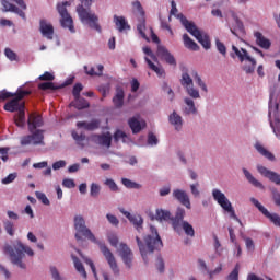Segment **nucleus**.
Wrapping results in <instances>:
<instances>
[{
    "mask_svg": "<svg viewBox=\"0 0 280 280\" xmlns=\"http://www.w3.org/2000/svg\"><path fill=\"white\" fill-rule=\"evenodd\" d=\"M45 121L40 114L32 113L28 115L27 126L31 135L21 138V145H45V130L43 128Z\"/></svg>",
    "mask_w": 280,
    "mask_h": 280,
    "instance_id": "nucleus-1",
    "label": "nucleus"
},
{
    "mask_svg": "<svg viewBox=\"0 0 280 280\" xmlns=\"http://www.w3.org/2000/svg\"><path fill=\"white\" fill-rule=\"evenodd\" d=\"M150 233L144 237V244L139 236H136V242L140 250L141 257L145 264H148V255H152L154 250L163 248V241L159 235V231L155 226L150 225Z\"/></svg>",
    "mask_w": 280,
    "mask_h": 280,
    "instance_id": "nucleus-2",
    "label": "nucleus"
},
{
    "mask_svg": "<svg viewBox=\"0 0 280 280\" xmlns=\"http://www.w3.org/2000/svg\"><path fill=\"white\" fill-rule=\"evenodd\" d=\"M3 253L4 255H9L11 264H14V266H18L19 268H22V270H25V264L23 262L25 254L28 255V257H34V249H32V247L30 246L24 245L19 240L14 241L12 245L5 244L3 246Z\"/></svg>",
    "mask_w": 280,
    "mask_h": 280,
    "instance_id": "nucleus-3",
    "label": "nucleus"
},
{
    "mask_svg": "<svg viewBox=\"0 0 280 280\" xmlns=\"http://www.w3.org/2000/svg\"><path fill=\"white\" fill-rule=\"evenodd\" d=\"M107 240L114 248H117V253L119 257L122 260V264H125L126 268L130 269L132 268V261H135V254L132 253V249L128 246L126 243L119 244V237H117V234L110 233L107 236Z\"/></svg>",
    "mask_w": 280,
    "mask_h": 280,
    "instance_id": "nucleus-4",
    "label": "nucleus"
},
{
    "mask_svg": "<svg viewBox=\"0 0 280 280\" xmlns=\"http://www.w3.org/2000/svg\"><path fill=\"white\" fill-rule=\"evenodd\" d=\"M81 4L77 7V12L82 21V23H88L92 30L96 32H102V26L97 23L100 19L95 13L91 12V5H93V0H80Z\"/></svg>",
    "mask_w": 280,
    "mask_h": 280,
    "instance_id": "nucleus-5",
    "label": "nucleus"
},
{
    "mask_svg": "<svg viewBox=\"0 0 280 280\" xmlns=\"http://www.w3.org/2000/svg\"><path fill=\"white\" fill-rule=\"evenodd\" d=\"M177 19H179L185 30L191 34L200 45H202L203 49H211V39L209 38V35L202 34V32L198 30V26H196V23L187 20L183 13L177 14Z\"/></svg>",
    "mask_w": 280,
    "mask_h": 280,
    "instance_id": "nucleus-6",
    "label": "nucleus"
},
{
    "mask_svg": "<svg viewBox=\"0 0 280 280\" xmlns=\"http://www.w3.org/2000/svg\"><path fill=\"white\" fill-rule=\"evenodd\" d=\"M230 56L233 59L238 58L240 62H245L243 66V71H245L247 75L255 73V69L257 68V59L250 57V54H248L246 48H237V46L233 45Z\"/></svg>",
    "mask_w": 280,
    "mask_h": 280,
    "instance_id": "nucleus-7",
    "label": "nucleus"
},
{
    "mask_svg": "<svg viewBox=\"0 0 280 280\" xmlns=\"http://www.w3.org/2000/svg\"><path fill=\"white\" fill-rule=\"evenodd\" d=\"M186 212L183 208L178 207L174 218L172 219V228L176 233H180L184 230L185 235L188 237H195L196 231L194 230V225L191 223L184 221Z\"/></svg>",
    "mask_w": 280,
    "mask_h": 280,
    "instance_id": "nucleus-8",
    "label": "nucleus"
},
{
    "mask_svg": "<svg viewBox=\"0 0 280 280\" xmlns=\"http://www.w3.org/2000/svg\"><path fill=\"white\" fill-rule=\"evenodd\" d=\"M74 237L77 242H82V238L85 237V240H90V242L97 244V238H95V235L93 234V232H91V229L86 226V221L84 220V217H74Z\"/></svg>",
    "mask_w": 280,
    "mask_h": 280,
    "instance_id": "nucleus-9",
    "label": "nucleus"
},
{
    "mask_svg": "<svg viewBox=\"0 0 280 280\" xmlns=\"http://www.w3.org/2000/svg\"><path fill=\"white\" fill-rule=\"evenodd\" d=\"M212 197H213V200H215V202H218V205L221 206V208L226 211V213H230L231 218L236 220L238 224H242V220H240V218H237V214H235V209H233V203H231V201L229 200V198H226V195H224V192H222L218 188H214L212 190Z\"/></svg>",
    "mask_w": 280,
    "mask_h": 280,
    "instance_id": "nucleus-10",
    "label": "nucleus"
},
{
    "mask_svg": "<svg viewBox=\"0 0 280 280\" xmlns=\"http://www.w3.org/2000/svg\"><path fill=\"white\" fill-rule=\"evenodd\" d=\"M2 12H14L19 14L23 21H27V16L23 10H27L25 0H1Z\"/></svg>",
    "mask_w": 280,
    "mask_h": 280,
    "instance_id": "nucleus-11",
    "label": "nucleus"
},
{
    "mask_svg": "<svg viewBox=\"0 0 280 280\" xmlns=\"http://www.w3.org/2000/svg\"><path fill=\"white\" fill-rule=\"evenodd\" d=\"M27 95H32V91L19 88L14 95L15 98L11 100L4 105V110H8V113H16V110H23L25 108V103L20 104L19 102H21V100Z\"/></svg>",
    "mask_w": 280,
    "mask_h": 280,
    "instance_id": "nucleus-12",
    "label": "nucleus"
},
{
    "mask_svg": "<svg viewBox=\"0 0 280 280\" xmlns=\"http://www.w3.org/2000/svg\"><path fill=\"white\" fill-rule=\"evenodd\" d=\"M67 5H71L68 1L57 4V11L59 12L61 27L68 28L71 34H75V26H73V18L67 11Z\"/></svg>",
    "mask_w": 280,
    "mask_h": 280,
    "instance_id": "nucleus-13",
    "label": "nucleus"
},
{
    "mask_svg": "<svg viewBox=\"0 0 280 280\" xmlns=\"http://www.w3.org/2000/svg\"><path fill=\"white\" fill-rule=\"evenodd\" d=\"M180 84L184 86L187 95L192 100H200V91L194 88V79L189 75V73H182Z\"/></svg>",
    "mask_w": 280,
    "mask_h": 280,
    "instance_id": "nucleus-14",
    "label": "nucleus"
},
{
    "mask_svg": "<svg viewBox=\"0 0 280 280\" xmlns=\"http://www.w3.org/2000/svg\"><path fill=\"white\" fill-rule=\"evenodd\" d=\"M100 249L101 253H103V256L105 257L112 272H114L116 276H119V265H117V259L115 258L113 252H110V249L105 244H101Z\"/></svg>",
    "mask_w": 280,
    "mask_h": 280,
    "instance_id": "nucleus-15",
    "label": "nucleus"
},
{
    "mask_svg": "<svg viewBox=\"0 0 280 280\" xmlns=\"http://www.w3.org/2000/svg\"><path fill=\"white\" fill-rule=\"evenodd\" d=\"M250 202L254 205V207H256V209H258V211H260V213H262V215H265V218L270 220V222H272V224H275V226L280 228V217H279V214L270 213V211H268V209H266V207H264L259 202V200H257L255 197L250 198Z\"/></svg>",
    "mask_w": 280,
    "mask_h": 280,
    "instance_id": "nucleus-16",
    "label": "nucleus"
},
{
    "mask_svg": "<svg viewBox=\"0 0 280 280\" xmlns=\"http://www.w3.org/2000/svg\"><path fill=\"white\" fill-rule=\"evenodd\" d=\"M257 171L259 172V174L261 176H264L265 178H268L271 183H275V185L280 186V174L279 173H277L275 171H270L266 166H261V165L257 166Z\"/></svg>",
    "mask_w": 280,
    "mask_h": 280,
    "instance_id": "nucleus-17",
    "label": "nucleus"
},
{
    "mask_svg": "<svg viewBox=\"0 0 280 280\" xmlns=\"http://www.w3.org/2000/svg\"><path fill=\"white\" fill-rule=\"evenodd\" d=\"M173 198H175V200H178L183 205V207H186V209H191V200L189 199V195H187V191L178 188L174 189Z\"/></svg>",
    "mask_w": 280,
    "mask_h": 280,
    "instance_id": "nucleus-18",
    "label": "nucleus"
},
{
    "mask_svg": "<svg viewBox=\"0 0 280 280\" xmlns=\"http://www.w3.org/2000/svg\"><path fill=\"white\" fill-rule=\"evenodd\" d=\"M39 32L48 40H54V25L48 23L47 20L42 19L39 21Z\"/></svg>",
    "mask_w": 280,
    "mask_h": 280,
    "instance_id": "nucleus-19",
    "label": "nucleus"
},
{
    "mask_svg": "<svg viewBox=\"0 0 280 280\" xmlns=\"http://www.w3.org/2000/svg\"><path fill=\"white\" fill-rule=\"evenodd\" d=\"M93 139L95 143H97L98 145H102L103 148H110L113 143V136L110 135L109 131L103 135H94Z\"/></svg>",
    "mask_w": 280,
    "mask_h": 280,
    "instance_id": "nucleus-20",
    "label": "nucleus"
},
{
    "mask_svg": "<svg viewBox=\"0 0 280 280\" xmlns=\"http://www.w3.org/2000/svg\"><path fill=\"white\" fill-rule=\"evenodd\" d=\"M69 84H73V78L66 81L62 85H56L54 82L39 83L38 89L40 91H58V89H65V86H69Z\"/></svg>",
    "mask_w": 280,
    "mask_h": 280,
    "instance_id": "nucleus-21",
    "label": "nucleus"
},
{
    "mask_svg": "<svg viewBox=\"0 0 280 280\" xmlns=\"http://www.w3.org/2000/svg\"><path fill=\"white\" fill-rule=\"evenodd\" d=\"M158 56H160V58H162V60H165V62H167V65H173L174 67H176V59L174 58L173 55H171L170 50H167V48L163 47V46H159L158 47Z\"/></svg>",
    "mask_w": 280,
    "mask_h": 280,
    "instance_id": "nucleus-22",
    "label": "nucleus"
},
{
    "mask_svg": "<svg viewBox=\"0 0 280 280\" xmlns=\"http://www.w3.org/2000/svg\"><path fill=\"white\" fill-rule=\"evenodd\" d=\"M254 37L256 39V45L261 47V49H269L272 46V42L266 38V36H264V34H261L259 31L254 33Z\"/></svg>",
    "mask_w": 280,
    "mask_h": 280,
    "instance_id": "nucleus-23",
    "label": "nucleus"
},
{
    "mask_svg": "<svg viewBox=\"0 0 280 280\" xmlns=\"http://www.w3.org/2000/svg\"><path fill=\"white\" fill-rule=\"evenodd\" d=\"M100 124H101L100 119H92L90 122L89 121H78L77 127L84 128V130L93 132V130H97V128H100Z\"/></svg>",
    "mask_w": 280,
    "mask_h": 280,
    "instance_id": "nucleus-24",
    "label": "nucleus"
},
{
    "mask_svg": "<svg viewBox=\"0 0 280 280\" xmlns=\"http://www.w3.org/2000/svg\"><path fill=\"white\" fill-rule=\"evenodd\" d=\"M126 218L136 226L137 231H141L143 226V218L139 214H130V212H125Z\"/></svg>",
    "mask_w": 280,
    "mask_h": 280,
    "instance_id": "nucleus-25",
    "label": "nucleus"
},
{
    "mask_svg": "<svg viewBox=\"0 0 280 280\" xmlns=\"http://www.w3.org/2000/svg\"><path fill=\"white\" fill-rule=\"evenodd\" d=\"M155 220L159 222H167L168 220H174V217H172V212L170 210H164V209H156L155 211Z\"/></svg>",
    "mask_w": 280,
    "mask_h": 280,
    "instance_id": "nucleus-26",
    "label": "nucleus"
},
{
    "mask_svg": "<svg viewBox=\"0 0 280 280\" xmlns=\"http://www.w3.org/2000/svg\"><path fill=\"white\" fill-rule=\"evenodd\" d=\"M243 174L246 178V180H248V183L250 185H253V187H256L257 189H265L264 184H261V182L257 180V178H255V176H253V174H250V172L246 168H243Z\"/></svg>",
    "mask_w": 280,
    "mask_h": 280,
    "instance_id": "nucleus-27",
    "label": "nucleus"
},
{
    "mask_svg": "<svg viewBox=\"0 0 280 280\" xmlns=\"http://www.w3.org/2000/svg\"><path fill=\"white\" fill-rule=\"evenodd\" d=\"M114 23L116 25V30L118 32H124L126 30H130V25H128V21H126V18L114 15Z\"/></svg>",
    "mask_w": 280,
    "mask_h": 280,
    "instance_id": "nucleus-28",
    "label": "nucleus"
},
{
    "mask_svg": "<svg viewBox=\"0 0 280 280\" xmlns=\"http://www.w3.org/2000/svg\"><path fill=\"white\" fill-rule=\"evenodd\" d=\"M170 124L174 126L175 130H180L183 128V117L176 112H173L168 117Z\"/></svg>",
    "mask_w": 280,
    "mask_h": 280,
    "instance_id": "nucleus-29",
    "label": "nucleus"
},
{
    "mask_svg": "<svg viewBox=\"0 0 280 280\" xmlns=\"http://www.w3.org/2000/svg\"><path fill=\"white\" fill-rule=\"evenodd\" d=\"M124 97H125L124 89L118 88L116 90L115 96L113 97V103L116 108H121L124 106Z\"/></svg>",
    "mask_w": 280,
    "mask_h": 280,
    "instance_id": "nucleus-30",
    "label": "nucleus"
},
{
    "mask_svg": "<svg viewBox=\"0 0 280 280\" xmlns=\"http://www.w3.org/2000/svg\"><path fill=\"white\" fill-rule=\"evenodd\" d=\"M183 40L184 47H186V49H190L191 51H198V49H200V46H198V44L194 42V39H191L188 34L183 35Z\"/></svg>",
    "mask_w": 280,
    "mask_h": 280,
    "instance_id": "nucleus-31",
    "label": "nucleus"
},
{
    "mask_svg": "<svg viewBox=\"0 0 280 280\" xmlns=\"http://www.w3.org/2000/svg\"><path fill=\"white\" fill-rule=\"evenodd\" d=\"M184 102L186 104V107L184 109L185 115H196V113H198V109L196 108V104L194 103V100L189 97H185Z\"/></svg>",
    "mask_w": 280,
    "mask_h": 280,
    "instance_id": "nucleus-32",
    "label": "nucleus"
},
{
    "mask_svg": "<svg viewBox=\"0 0 280 280\" xmlns=\"http://www.w3.org/2000/svg\"><path fill=\"white\" fill-rule=\"evenodd\" d=\"M255 149L257 150V152H259L261 154V156H265V159H267L268 161H276L275 154H272V152H270L266 148H264V145H261V143L257 142L255 144Z\"/></svg>",
    "mask_w": 280,
    "mask_h": 280,
    "instance_id": "nucleus-33",
    "label": "nucleus"
},
{
    "mask_svg": "<svg viewBox=\"0 0 280 280\" xmlns=\"http://www.w3.org/2000/svg\"><path fill=\"white\" fill-rule=\"evenodd\" d=\"M144 60L149 67V69H151V71H154V73H156V75H159V78L165 75V70L156 65H154V62H152V60H150V58L144 57Z\"/></svg>",
    "mask_w": 280,
    "mask_h": 280,
    "instance_id": "nucleus-34",
    "label": "nucleus"
},
{
    "mask_svg": "<svg viewBox=\"0 0 280 280\" xmlns=\"http://www.w3.org/2000/svg\"><path fill=\"white\" fill-rule=\"evenodd\" d=\"M114 141L115 143H119V141H122V143H130V137L120 129H117L114 133Z\"/></svg>",
    "mask_w": 280,
    "mask_h": 280,
    "instance_id": "nucleus-35",
    "label": "nucleus"
},
{
    "mask_svg": "<svg viewBox=\"0 0 280 280\" xmlns=\"http://www.w3.org/2000/svg\"><path fill=\"white\" fill-rule=\"evenodd\" d=\"M72 261L74 264L75 270L81 273V277H83V279H86V269L84 268V265H82V261H80V258H78V256H72Z\"/></svg>",
    "mask_w": 280,
    "mask_h": 280,
    "instance_id": "nucleus-36",
    "label": "nucleus"
},
{
    "mask_svg": "<svg viewBox=\"0 0 280 280\" xmlns=\"http://www.w3.org/2000/svg\"><path fill=\"white\" fill-rule=\"evenodd\" d=\"M129 128L132 130L133 135H139L140 130H143V127L141 126V121H139L137 118H130L128 120Z\"/></svg>",
    "mask_w": 280,
    "mask_h": 280,
    "instance_id": "nucleus-37",
    "label": "nucleus"
},
{
    "mask_svg": "<svg viewBox=\"0 0 280 280\" xmlns=\"http://www.w3.org/2000/svg\"><path fill=\"white\" fill-rule=\"evenodd\" d=\"M14 122L19 128H23V126H25V108L18 112L14 117Z\"/></svg>",
    "mask_w": 280,
    "mask_h": 280,
    "instance_id": "nucleus-38",
    "label": "nucleus"
},
{
    "mask_svg": "<svg viewBox=\"0 0 280 280\" xmlns=\"http://www.w3.org/2000/svg\"><path fill=\"white\" fill-rule=\"evenodd\" d=\"M74 100V108H77L78 110H84V108H89V106H91V104H89V101H86L85 98H81L79 96Z\"/></svg>",
    "mask_w": 280,
    "mask_h": 280,
    "instance_id": "nucleus-39",
    "label": "nucleus"
},
{
    "mask_svg": "<svg viewBox=\"0 0 280 280\" xmlns=\"http://www.w3.org/2000/svg\"><path fill=\"white\" fill-rule=\"evenodd\" d=\"M196 84H198V86H200L201 90L205 91V93H208V89H207V84L205 83V81H202V79L200 78V75L198 74V72L192 71L191 73Z\"/></svg>",
    "mask_w": 280,
    "mask_h": 280,
    "instance_id": "nucleus-40",
    "label": "nucleus"
},
{
    "mask_svg": "<svg viewBox=\"0 0 280 280\" xmlns=\"http://www.w3.org/2000/svg\"><path fill=\"white\" fill-rule=\"evenodd\" d=\"M121 183L127 189H141V184L132 182L128 178H121Z\"/></svg>",
    "mask_w": 280,
    "mask_h": 280,
    "instance_id": "nucleus-41",
    "label": "nucleus"
},
{
    "mask_svg": "<svg viewBox=\"0 0 280 280\" xmlns=\"http://www.w3.org/2000/svg\"><path fill=\"white\" fill-rule=\"evenodd\" d=\"M131 5L133 12H138L140 16H145V11H143V5L139 0L133 1Z\"/></svg>",
    "mask_w": 280,
    "mask_h": 280,
    "instance_id": "nucleus-42",
    "label": "nucleus"
},
{
    "mask_svg": "<svg viewBox=\"0 0 280 280\" xmlns=\"http://www.w3.org/2000/svg\"><path fill=\"white\" fill-rule=\"evenodd\" d=\"M3 226L8 235L13 237L14 235V223L10 220L3 221Z\"/></svg>",
    "mask_w": 280,
    "mask_h": 280,
    "instance_id": "nucleus-43",
    "label": "nucleus"
},
{
    "mask_svg": "<svg viewBox=\"0 0 280 280\" xmlns=\"http://www.w3.org/2000/svg\"><path fill=\"white\" fill-rule=\"evenodd\" d=\"M72 138L74 139V141H77L78 145H81L82 148H84V143L82 142L86 141V135L84 133L79 135L78 132L73 131Z\"/></svg>",
    "mask_w": 280,
    "mask_h": 280,
    "instance_id": "nucleus-44",
    "label": "nucleus"
},
{
    "mask_svg": "<svg viewBox=\"0 0 280 280\" xmlns=\"http://www.w3.org/2000/svg\"><path fill=\"white\" fill-rule=\"evenodd\" d=\"M4 55L5 57L11 61L14 62L16 60H19V56L16 55V52H14L12 49L10 48H5L4 49Z\"/></svg>",
    "mask_w": 280,
    "mask_h": 280,
    "instance_id": "nucleus-45",
    "label": "nucleus"
},
{
    "mask_svg": "<svg viewBox=\"0 0 280 280\" xmlns=\"http://www.w3.org/2000/svg\"><path fill=\"white\" fill-rule=\"evenodd\" d=\"M228 280H240V264H236L232 272L228 276Z\"/></svg>",
    "mask_w": 280,
    "mask_h": 280,
    "instance_id": "nucleus-46",
    "label": "nucleus"
},
{
    "mask_svg": "<svg viewBox=\"0 0 280 280\" xmlns=\"http://www.w3.org/2000/svg\"><path fill=\"white\" fill-rule=\"evenodd\" d=\"M83 89H84V86L82 85V83H77L73 86L72 95H73L74 100H78V97H80V93H82Z\"/></svg>",
    "mask_w": 280,
    "mask_h": 280,
    "instance_id": "nucleus-47",
    "label": "nucleus"
},
{
    "mask_svg": "<svg viewBox=\"0 0 280 280\" xmlns=\"http://www.w3.org/2000/svg\"><path fill=\"white\" fill-rule=\"evenodd\" d=\"M105 185L110 189V191H119V186L115 183L114 179L107 178Z\"/></svg>",
    "mask_w": 280,
    "mask_h": 280,
    "instance_id": "nucleus-48",
    "label": "nucleus"
},
{
    "mask_svg": "<svg viewBox=\"0 0 280 280\" xmlns=\"http://www.w3.org/2000/svg\"><path fill=\"white\" fill-rule=\"evenodd\" d=\"M100 191H101L100 185L93 183L90 189V195L92 196V198H97V196H100Z\"/></svg>",
    "mask_w": 280,
    "mask_h": 280,
    "instance_id": "nucleus-49",
    "label": "nucleus"
},
{
    "mask_svg": "<svg viewBox=\"0 0 280 280\" xmlns=\"http://www.w3.org/2000/svg\"><path fill=\"white\" fill-rule=\"evenodd\" d=\"M84 262L90 266L93 275H94V279L100 280V278L97 277V269H95V264H93V260H91V258H84Z\"/></svg>",
    "mask_w": 280,
    "mask_h": 280,
    "instance_id": "nucleus-50",
    "label": "nucleus"
},
{
    "mask_svg": "<svg viewBox=\"0 0 280 280\" xmlns=\"http://www.w3.org/2000/svg\"><path fill=\"white\" fill-rule=\"evenodd\" d=\"M35 196L38 200H40V202H43V205L49 206V199L47 198V195H45L44 192L40 191H36Z\"/></svg>",
    "mask_w": 280,
    "mask_h": 280,
    "instance_id": "nucleus-51",
    "label": "nucleus"
},
{
    "mask_svg": "<svg viewBox=\"0 0 280 280\" xmlns=\"http://www.w3.org/2000/svg\"><path fill=\"white\" fill-rule=\"evenodd\" d=\"M217 49L222 56H226V46L220 39L215 40Z\"/></svg>",
    "mask_w": 280,
    "mask_h": 280,
    "instance_id": "nucleus-52",
    "label": "nucleus"
},
{
    "mask_svg": "<svg viewBox=\"0 0 280 280\" xmlns=\"http://www.w3.org/2000/svg\"><path fill=\"white\" fill-rule=\"evenodd\" d=\"M39 80L44 81V82H54V80H56V77H54V74H51V72H44V74L39 75Z\"/></svg>",
    "mask_w": 280,
    "mask_h": 280,
    "instance_id": "nucleus-53",
    "label": "nucleus"
},
{
    "mask_svg": "<svg viewBox=\"0 0 280 280\" xmlns=\"http://www.w3.org/2000/svg\"><path fill=\"white\" fill-rule=\"evenodd\" d=\"M14 180H16V173H11L2 179V185H10V183H14Z\"/></svg>",
    "mask_w": 280,
    "mask_h": 280,
    "instance_id": "nucleus-54",
    "label": "nucleus"
},
{
    "mask_svg": "<svg viewBox=\"0 0 280 280\" xmlns=\"http://www.w3.org/2000/svg\"><path fill=\"white\" fill-rule=\"evenodd\" d=\"M142 50H143V54L151 57V60H153V62H159L156 55H154V52H152V49L150 47H143Z\"/></svg>",
    "mask_w": 280,
    "mask_h": 280,
    "instance_id": "nucleus-55",
    "label": "nucleus"
},
{
    "mask_svg": "<svg viewBox=\"0 0 280 280\" xmlns=\"http://www.w3.org/2000/svg\"><path fill=\"white\" fill-rule=\"evenodd\" d=\"M148 144L149 145H158L159 144V138L152 132L148 135Z\"/></svg>",
    "mask_w": 280,
    "mask_h": 280,
    "instance_id": "nucleus-56",
    "label": "nucleus"
},
{
    "mask_svg": "<svg viewBox=\"0 0 280 280\" xmlns=\"http://www.w3.org/2000/svg\"><path fill=\"white\" fill-rule=\"evenodd\" d=\"M16 93L7 92L5 90L0 91V100L5 101L10 100V97H14Z\"/></svg>",
    "mask_w": 280,
    "mask_h": 280,
    "instance_id": "nucleus-57",
    "label": "nucleus"
},
{
    "mask_svg": "<svg viewBox=\"0 0 280 280\" xmlns=\"http://www.w3.org/2000/svg\"><path fill=\"white\" fill-rule=\"evenodd\" d=\"M62 185L67 188V189H73L75 187V182L73 179L70 178H65L62 180Z\"/></svg>",
    "mask_w": 280,
    "mask_h": 280,
    "instance_id": "nucleus-58",
    "label": "nucleus"
},
{
    "mask_svg": "<svg viewBox=\"0 0 280 280\" xmlns=\"http://www.w3.org/2000/svg\"><path fill=\"white\" fill-rule=\"evenodd\" d=\"M62 167H67V162L65 160H59L52 164V170H62Z\"/></svg>",
    "mask_w": 280,
    "mask_h": 280,
    "instance_id": "nucleus-59",
    "label": "nucleus"
},
{
    "mask_svg": "<svg viewBox=\"0 0 280 280\" xmlns=\"http://www.w3.org/2000/svg\"><path fill=\"white\" fill-rule=\"evenodd\" d=\"M245 246L247 250H255V242L250 237H245Z\"/></svg>",
    "mask_w": 280,
    "mask_h": 280,
    "instance_id": "nucleus-60",
    "label": "nucleus"
},
{
    "mask_svg": "<svg viewBox=\"0 0 280 280\" xmlns=\"http://www.w3.org/2000/svg\"><path fill=\"white\" fill-rule=\"evenodd\" d=\"M137 30L142 38H145V20H143L140 24H138Z\"/></svg>",
    "mask_w": 280,
    "mask_h": 280,
    "instance_id": "nucleus-61",
    "label": "nucleus"
},
{
    "mask_svg": "<svg viewBox=\"0 0 280 280\" xmlns=\"http://www.w3.org/2000/svg\"><path fill=\"white\" fill-rule=\"evenodd\" d=\"M156 268H158L159 272H165V262L163 261V258L158 257Z\"/></svg>",
    "mask_w": 280,
    "mask_h": 280,
    "instance_id": "nucleus-62",
    "label": "nucleus"
},
{
    "mask_svg": "<svg viewBox=\"0 0 280 280\" xmlns=\"http://www.w3.org/2000/svg\"><path fill=\"white\" fill-rule=\"evenodd\" d=\"M106 218H107L109 224H113L114 226L119 225V219H117V217H115L113 214H106Z\"/></svg>",
    "mask_w": 280,
    "mask_h": 280,
    "instance_id": "nucleus-63",
    "label": "nucleus"
},
{
    "mask_svg": "<svg viewBox=\"0 0 280 280\" xmlns=\"http://www.w3.org/2000/svg\"><path fill=\"white\" fill-rule=\"evenodd\" d=\"M97 91L102 93L103 97H106V95H108V92L110 91V88L108 85H100L97 88Z\"/></svg>",
    "mask_w": 280,
    "mask_h": 280,
    "instance_id": "nucleus-64",
    "label": "nucleus"
}]
</instances>
